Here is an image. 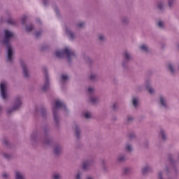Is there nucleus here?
<instances>
[{
	"instance_id": "obj_47",
	"label": "nucleus",
	"mask_w": 179,
	"mask_h": 179,
	"mask_svg": "<svg viewBox=\"0 0 179 179\" xmlns=\"http://www.w3.org/2000/svg\"><path fill=\"white\" fill-rule=\"evenodd\" d=\"M178 69H179V65H178Z\"/></svg>"
},
{
	"instance_id": "obj_20",
	"label": "nucleus",
	"mask_w": 179,
	"mask_h": 179,
	"mask_svg": "<svg viewBox=\"0 0 179 179\" xmlns=\"http://www.w3.org/2000/svg\"><path fill=\"white\" fill-rule=\"evenodd\" d=\"M90 101L93 104H96V103H99V101H100V99L98 96L93 95L90 97Z\"/></svg>"
},
{
	"instance_id": "obj_23",
	"label": "nucleus",
	"mask_w": 179,
	"mask_h": 179,
	"mask_svg": "<svg viewBox=\"0 0 179 179\" xmlns=\"http://www.w3.org/2000/svg\"><path fill=\"white\" fill-rule=\"evenodd\" d=\"M22 71H23L24 76L25 77L29 76V69H27V66H22Z\"/></svg>"
},
{
	"instance_id": "obj_27",
	"label": "nucleus",
	"mask_w": 179,
	"mask_h": 179,
	"mask_svg": "<svg viewBox=\"0 0 179 179\" xmlns=\"http://www.w3.org/2000/svg\"><path fill=\"white\" fill-rule=\"evenodd\" d=\"M83 115L85 118H87V119L92 118V113L90 112L87 111L83 113Z\"/></svg>"
},
{
	"instance_id": "obj_1",
	"label": "nucleus",
	"mask_w": 179,
	"mask_h": 179,
	"mask_svg": "<svg viewBox=\"0 0 179 179\" xmlns=\"http://www.w3.org/2000/svg\"><path fill=\"white\" fill-rule=\"evenodd\" d=\"M3 34V43L6 44L7 50V61H12L13 59V48L10 45V39L15 37V34L9 29H4Z\"/></svg>"
},
{
	"instance_id": "obj_8",
	"label": "nucleus",
	"mask_w": 179,
	"mask_h": 179,
	"mask_svg": "<svg viewBox=\"0 0 179 179\" xmlns=\"http://www.w3.org/2000/svg\"><path fill=\"white\" fill-rule=\"evenodd\" d=\"M65 31L69 40H75V38H76V34H75V33H73V31H72L71 29L66 28Z\"/></svg>"
},
{
	"instance_id": "obj_29",
	"label": "nucleus",
	"mask_w": 179,
	"mask_h": 179,
	"mask_svg": "<svg viewBox=\"0 0 179 179\" xmlns=\"http://www.w3.org/2000/svg\"><path fill=\"white\" fill-rule=\"evenodd\" d=\"M75 179H82V172L78 171L75 176Z\"/></svg>"
},
{
	"instance_id": "obj_19",
	"label": "nucleus",
	"mask_w": 179,
	"mask_h": 179,
	"mask_svg": "<svg viewBox=\"0 0 179 179\" xmlns=\"http://www.w3.org/2000/svg\"><path fill=\"white\" fill-rule=\"evenodd\" d=\"M125 150L126 152H128V153H131L134 150V147L131 143H127L125 145Z\"/></svg>"
},
{
	"instance_id": "obj_43",
	"label": "nucleus",
	"mask_w": 179,
	"mask_h": 179,
	"mask_svg": "<svg viewBox=\"0 0 179 179\" xmlns=\"http://www.w3.org/2000/svg\"><path fill=\"white\" fill-rule=\"evenodd\" d=\"M87 179H94V178H93V177L92 176H89L88 178H87Z\"/></svg>"
},
{
	"instance_id": "obj_11",
	"label": "nucleus",
	"mask_w": 179,
	"mask_h": 179,
	"mask_svg": "<svg viewBox=\"0 0 179 179\" xmlns=\"http://www.w3.org/2000/svg\"><path fill=\"white\" fill-rule=\"evenodd\" d=\"M92 164H93V161L89 160L87 162H84L82 165V169L83 170H89V169H90V166H92Z\"/></svg>"
},
{
	"instance_id": "obj_28",
	"label": "nucleus",
	"mask_w": 179,
	"mask_h": 179,
	"mask_svg": "<svg viewBox=\"0 0 179 179\" xmlns=\"http://www.w3.org/2000/svg\"><path fill=\"white\" fill-rule=\"evenodd\" d=\"M159 179H166V174L163 173V172H159L158 173Z\"/></svg>"
},
{
	"instance_id": "obj_30",
	"label": "nucleus",
	"mask_w": 179,
	"mask_h": 179,
	"mask_svg": "<svg viewBox=\"0 0 179 179\" xmlns=\"http://www.w3.org/2000/svg\"><path fill=\"white\" fill-rule=\"evenodd\" d=\"M122 23L123 24H128V23H129V20L127 17L122 18Z\"/></svg>"
},
{
	"instance_id": "obj_16",
	"label": "nucleus",
	"mask_w": 179,
	"mask_h": 179,
	"mask_svg": "<svg viewBox=\"0 0 179 179\" xmlns=\"http://www.w3.org/2000/svg\"><path fill=\"white\" fill-rule=\"evenodd\" d=\"M117 160L119 163H124L127 160V157L124 155H119L117 157Z\"/></svg>"
},
{
	"instance_id": "obj_41",
	"label": "nucleus",
	"mask_w": 179,
	"mask_h": 179,
	"mask_svg": "<svg viewBox=\"0 0 179 179\" xmlns=\"http://www.w3.org/2000/svg\"><path fill=\"white\" fill-rule=\"evenodd\" d=\"M27 19V17L26 15L23 16L21 19L22 23H24V21Z\"/></svg>"
},
{
	"instance_id": "obj_39",
	"label": "nucleus",
	"mask_w": 179,
	"mask_h": 179,
	"mask_svg": "<svg viewBox=\"0 0 179 179\" xmlns=\"http://www.w3.org/2000/svg\"><path fill=\"white\" fill-rule=\"evenodd\" d=\"M2 177H3V178H8V177H9V173L4 172L2 174Z\"/></svg>"
},
{
	"instance_id": "obj_17",
	"label": "nucleus",
	"mask_w": 179,
	"mask_h": 179,
	"mask_svg": "<svg viewBox=\"0 0 179 179\" xmlns=\"http://www.w3.org/2000/svg\"><path fill=\"white\" fill-rule=\"evenodd\" d=\"M55 155H60L62 152V148L59 145H56L53 150Z\"/></svg>"
},
{
	"instance_id": "obj_21",
	"label": "nucleus",
	"mask_w": 179,
	"mask_h": 179,
	"mask_svg": "<svg viewBox=\"0 0 179 179\" xmlns=\"http://www.w3.org/2000/svg\"><path fill=\"white\" fill-rule=\"evenodd\" d=\"M74 132L76 134V137L79 138V136H80V129L79 128V126L76 125L74 127Z\"/></svg>"
},
{
	"instance_id": "obj_37",
	"label": "nucleus",
	"mask_w": 179,
	"mask_h": 179,
	"mask_svg": "<svg viewBox=\"0 0 179 179\" xmlns=\"http://www.w3.org/2000/svg\"><path fill=\"white\" fill-rule=\"evenodd\" d=\"M131 169L129 167H127L124 169V173L125 174H128L129 173H131Z\"/></svg>"
},
{
	"instance_id": "obj_6",
	"label": "nucleus",
	"mask_w": 179,
	"mask_h": 179,
	"mask_svg": "<svg viewBox=\"0 0 179 179\" xmlns=\"http://www.w3.org/2000/svg\"><path fill=\"white\" fill-rule=\"evenodd\" d=\"M159 103L160 107H162V108H169V103H167V97H166V96L160 95L159 96Z\"/></svg>"
},
{
	"instance_id": "obj_22",
	"label": "nucleus",
	"mask_w": 179,
	"mask_h": 179,
	"mask_svg": "<svg viewBox=\"0 0 179 179\" xmlns=\"http://www.w3.org/2000/svg\"><path fill=\"white\" fill-rule=\"evenodd\" d=\"M146 87L150 94H155V88L152 87V86L149 85H147Z\"/></svg>"
},
{
	"instance_id": "obj_32",
	"label": "nucleus",
	"mask_w": 179,
	"mask_h": 179,
	"mask_svg": "<svg viewBox=\"0 0 179 179\" xmlns=\"http://www.w3.org/2000/svg\"><path fill=\"white\" fill-rule=\"evenodd\" d=\"M3 157H5V159H10V157H12V155H10V154H8L6 152H3Z\"/></svg>"
},
{
	"instance_id": "obj_7",
	"label": "nucleus",
	"mask_w": 179,
	"mask_h": 179,
	"mask_svg": "<svg viewBox=\"0 0 179 179\" xmlns=\"http://www.w3.org/2000/svg\"><path fill=\"white\" fill-rule=\"evenodd\" d=\"M166 69L171 75H174L177 72V69L176 68V64L173 62H169L166 65Z\"/></svg>"
},
{
	"instance_id": "obj_9",
	"label": "nucleus",
	"mask_w": 179,
	"mask_h": 179,
	"mask_svg": "<svg viewBox=\"0 0 179 179\" xmlns=\"http://www.w3.org/2000/svg\"><path fill=\"white\" fill-rule=\"evenodd\" d=\"M158 135L163 141L167 139V134H166V130H164V129L161 128L158 132Z\"/></svg>"
},
{
	"instance_id": "obj_45",
	"label": "nucleus",
	"mask_w": 179,
	"mask_h": 179,
	"mask_svg": "<svg viewBox=\"0 0 179 179\" xmlns=\"http://www.w3.org/2000/svg\"><path fill=\"white\" fill-rule=\"evenodd\" d=\"M0 111H2V106H0Z\"/></svg>"
},
{
	"instance_id": "obj_38",
	"label": "nucleus",
	"mask_w": 179,
	"mask_h": 179,
	"mask_svg": "<svg viewBox=\"0 0 179 179\" xmlns=\"http://www.w3.org/2000/svg\"><path fill=\"white\" fill-rule=\"evenodd\" d=\"M27 31H31V30L33 29V25H28L27 26Z\"/></svg>"
},
{
	"instance_id": "obj_24",
	"label": "nucleus",
	"mask_w": 179,
	"mask_h": 179,
	"mask_svg": "<svg viewBox=\"0 0 179 179\" xmlns=\"http://www.w3.org/2000/svg\"><path fill=\"white\" fill-rule=\"evenodd\" d=\"M176 3V0H168V5L169 8H173Z\"/></svg>"
},
{
	"instance_id": "obj_26",
	"label": "nucleus",
	"mask_w": 179,
	"mask_h": 179,
	"mask_svg": "<svg viewBox=\"0 0 179 179\" xmlns=\"http://www.w3.org/2000/svg\"><path fill=\"white\" fill-rule=\"evenodd\" d=\"M67 80H68V76L66 74H62L61 83H64V82H66Z\"/></svg>"
},
{
	"instance_id": "obj_12",
	"label": "nucleus",
	"mask_w": 179,
	"mask_h": 179,
	"mask_svg": "<svg viewBox=\"0 0 179 179\" xmlns=\"http://www.w3.org/2000/svg\"><path fill=\"white\" fill-rule=\"evenodd\" d=\"M139 50H141V51H143V52H150V48H149V45H148V44L145 43H143L139 46Z\"/></svg>"
},
{
	"instance_id": "obj_25",
	"label": "nucleus",
	"mask_w": 179,
	"mask_h": 179,
	"mask_svg": "<svg viewBox=\"0 0 179 179\" xmlns=\"http://www.w3.org/2000/svg\"><path fill=\"white\" fill-rule=\"evenodd\" d=\"M52 178L53 179H61V178H62V177L61 176V174L55 173L52 175Z\"/></svg>"
},
{
	"instance_id": "obj_4",
	"label": "nucleus",
	"mask_w": 179,
	"mask_h": 179,
	"mask_svg": "<svg viewBox=\"0 0 179 179\" xmlns=\"http://www.w3.org/2000/svg\"><path fill=\"white\" fill-rule=\"evenodd\" d=\"M22 104H23V101L22 100L21 96H17L14 100L13 106L7 110L8 114H10V113H13L15 111H17L22 107Z\"/></svg>"
},
{
	"instance_id": "obj_3",
	"label": "nucleus",
	"mask_w": 179,
	"mask_h": 179,
	"mask_svg": "<svg viewBox=\"0 0 179 179\" xmlns=\"http://www.w3.org/2000/svg\"><path fill=\"white\" fill-rule=\"evenodd\" d=\"M59 108H63L64 111H66L65 103H64V102L59 100H56L55 101V103L52 106V111L55 120H57V113H58V110H59Z\"/></svg>"
},
{
	"instance_id": "obj_33",
	"label": "nucleus",
	"mask_w": 179,
	"mask_h": 179,
	"mask_svg": "<svg viewBox=\"0 0 179 179\" xmlns=\"http://www.w3.org/2000/svg\"><path fill=\"white\" fill-rule=\"evenodd\" d=\"M82 27H85V22H80L77 24V29H82Z\"/></svg>"
},
{
	"instance_id": "obj_31",
	"label": "nucleus",
	"mask_w": 179,
	"mask_h": 179,
	"mask_svg": "<svg viewBox=\"0 0 179 179\" xmlns=\"http://www.w3.org/2000/svg\"><path fill=\"white\" fill-rule=\"evenodd\" d=\"M158 27L160 29H163L164 27V22L163 21H159L158 22Z\"/></svg>"
},
{
	"instance_id": "obj_15",
	"label": "nucleus",
	"mask_w": 179,
	"mask_h": 179,
	"mask_svg": "<svg viewBox=\"0 0 179 179\" xmlns=\"http://www.w3.org/2000/svg\"><path fill=\"white\" fill-rule=\"evenodd\" d=\"M132 104L135 108H138V106H139V98L134 97L132 99Z\"/></svg>"
},
{
	"instance_id": "obj_44",
	"label": "nucleus",
	"mask_w": 179,
	"mask_h": 179,
	"mask_svg": "<svg viewBox=\"0 0 179 179\" xmlns=\"http://www.w3.org/2000/svg\"><path fill=\"white\" fill-rule=\"evenodd\" d=\"M35 36H36V37H38V33H35Z\"/></svg>"
},
{
	"instance_id": "obj_36",
	"label": "nucleus",
	"mask_w": 179,
	"mask_h": 179,
	"mask_svg": "<svg viewBox=\"0 0 179 179\" xmlns=\"http://www.w3.org/2000/svg\"><path fill=\"white\" fill-rule=\"evenodd\" d=\"M148 171H149V167H148V166H145L142 169L143 174H146V173H148Z\"/></svg>"
},
{
	"instance_id": "obj_14",
	"label": "nucleus",
	"mask_w": 179,
	"mask_h": 179,
	"mask_svg": "<svg viewBox=\"0 0 179 179\" xmlns=\"http://www.w3.org/2000/svg\"><path fill=\"white\" fill-rule=\"evenodd\" d=\"M123 58L124 59V61H126L127 62L131 61V59H132V57L131 56V54L129 53L128 51H125L123 53Z\"/></svg>"
},
{
	"instance_id": "obj_10",
	"label": "nucleus",
	"mask_w": 179,
	"mask_h": 179,
	"mask_svg": "<svg viewBox=\"0 0 179 179\" xmlns=\"http://www.w3.org/2000/svg\"><path fill=\"white\" fill-rule=\"evenodd\" d=\"M156 6L159 10H163L166 6V2L164 0H159L156 3Z\"/></svg>"
},
{
	"instance_id": "obj_46",
	"label": "nucleus",
	"mask_w": 179,
	"mask_h": 179,
	"mask_svg": "<svg viewBox=\"0 0 179 179\" xmlns=\"http://www.w3.org/2000/svg\"><path fill=\"white\" fill-rule=\"evenodd\" d=\"M10 23H11V24H13V23H15V22H10Z\"/></svg>"
},
{
	"instance_id": "obj_42",
	"label": "nucleus",
	"mask_w": 179,
	"mask_h": 179,
	"mask_svg": "<svg viewBox=\"0 0 179 179\" xmlns=\"http://www.w3.org/2000/svg\"><path fill=\"white\" fill-rule=\"evenodd\" d=\"M127 120H128V121H134V117H132V116H128V117H127Z\"/></svg>"
},
{
	"instance_id": "obj_35",
	"label": "nucleus",
	"mask_w": 179,
	"mask_h": 179,
	"mask_svg": "<svg viewBox=\"0 0 179 179\" xmlns=\"http://www.w3.org/2000/svg\"><path fill=\"white\" fill-rule=\"evenodd\" d=\"M90 78L91 79V80H96V79H97V75L91 74Z\"/></svg>"
},
{
	"instance_id": "obj_34",
	"label": "nucleus",
	"mask_w": 179,
	"mask_h": 179,
	"mask_svg": "<svg viewBox=\"0 0 179 179\" xmlns=\"http://www.w3.org/2000/svg\"><path fill=\"white\" fill-rule=\"evenodd\" d=\"M99 40H100V41H104L106 40V36L103 34H100L99 35Z\"/></svg>"
},
{
	"instance_id": "obj_40",
	"label": "nucleus",
	"mask_w": 179,
	"mask_h": 179,
	"mask_svg": "<svg viewBox=\"0 0 179 179\" xmlns=\"http://www.w3.org/2000/svg\"><path fill=\"white\" fill-rule=\"evenodd\" d=\"M87 92H88V93H93V92H94V88H93V87H89V88L87 89Z\"/></svg>"
},
{
	"instance_id": "obj_2",
	"label": "nucleus",
	"mask_w": 179,
	"mask_h": 179,
	"mask_svg": "<svg viewBox=\"0 0 179 179\" xmlns=\"http://www.w3.org/2000/svg\"><path fill=\"white\" fill-rule=\"evenodd\" d=\"M55 55L58 58H62L64 55H66L68 61L73 59L76 55L75 52L69 47H65L63 50H57L55 52Z\"/></svg>"
},
{
	"instance_id": "obj_5",
	"label": "nucleus",
	"mask_w": 179,
	"mask_h": 179,
	"mask_svg": "<svg viewBox=\"0 0 179 179\" xmlns=\"http://www.w3.org/2000/svg\"><path fill=\"white\" fill-rule=\"evenodd\" d=\"M0 96L3 100L9 99V93H8V83L2 82L0 84Z\"/></svg>"
},
{
	"instance_id": "obj_13",
	"label": "nucleus",
	"mask_w": 179,
	"mask_h": 179,
	"mask_svg": "<svg viewBox=\"0 0 179 179\" xmlns=\"http://www.w3.org/2000/svg\"><path fill=\"white\" fill-rule=\"evenodd\" d=\"M15 179H25L24 174L20 171H15Z\"/></svg>"
},
{
	"instance_id": "obj_18",
	"label": "nucleus",
	"mask_w": 179,
	"mask_h": 179,
	"mask_svg": "<svg viewBox=\"0 0 179 179\" xmlns=\"http://www.w3.org/2000/svg\"><path fill=\"white\" fill-rule=\"evenodd\" d=\"M48 89H50V82L48 81V78H46V81L42 87V90H43V92H45V90H48Z\"/></svg>"
}]
</instances>
